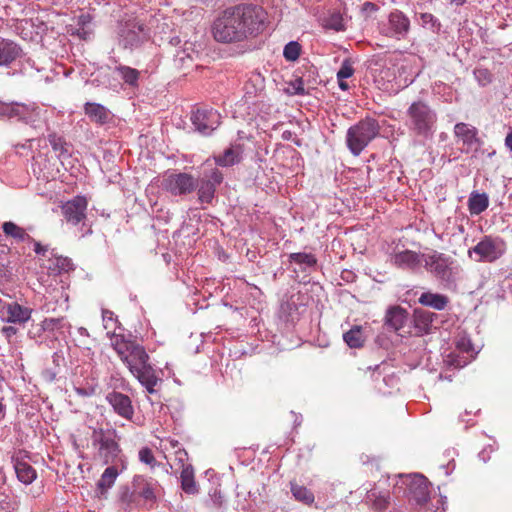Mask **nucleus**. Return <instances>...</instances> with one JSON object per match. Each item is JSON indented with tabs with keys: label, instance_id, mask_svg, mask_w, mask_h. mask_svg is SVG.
Returning a JSON list of instances; mask_svg holds the SVG:
<instances>
[{
	"label": "nucleus",
	"instance_id": "ea45409f",
	"mask_svg": "<svg viewBox=\"0 0 512 512\" xmlns=\"http://www.w3.org/2000/svg\"><path fill=\"white\" fill-rule=\"evenodd\" d=\"M291 492L296 500L304 504H312L314 502V494L304 486L292 482Z\"/></svg>",
	"mask_w": 512,
	"mask_h": 512
},
{
	"label": "nucleus",
	"instance_id": "a18cd8bd",
	"mask_svg": "<svg viewBox=\"0 0 512 512\" xmlns=\"http://www.w3.org/2000/svg\"><path fill=\"white\" fill-rule=\"evenodd\" d=\"M138 457L142 463L150 466L151 468H154L157 464L152 450L148 447L141 448L139 450Z\"/></svg>",
	"mask_w": 512,
	"mask_h": 512
},
{
	"label": "nucleus",
	"instance_id": "864d4df0",
	"mask_svg": "<svg viewBox=\"0 0 512 512\" xmlns=\"http://www.w3.org/2000/svg\"><path fill=\"white\" fill-rule=\"evenodd\" d=\"M1 331L3 335H5V337L8 339L13 337L17 333V329L13 326H4Z\"/></svg>",
	"mask_w": 512,
	"mask_h": 512
},
{
	"label": "nucleus",
	"instance_id": "bf43d9fd",
	"mask_svg": "<svg viewBox=\"0 0 512 512\" xmlns=\"http://www.w3.org/2000/svg\"><path fill=\"white\" fill-rule=\"evenodd\" d=\"M505 145L512 151V132L509 133L505 138Z\"/></svg>",
	"mask_w": 512,
	"mask_h": 512
},
{
	"label": "nucleus",
	"instance_id": "9b49d317",
	"mask_svg": "<svg viewBox=\"0 0 512 512\" xmlns=\"http://www.w3.org/2000/svg\"><path fill=\"white\" fill-rule=\"evenodd\" d=\"M0 116L23 121L31 126H36L40 119V109L34 104L5 103L0 101Z\"/></svg>",
	"mask_w": 512,
	"mask_h": 512
},
{
	"label": "nucleus",
	"instance_id": "13d9d810",
	"mask_svg": "<svg viewBox=\"0 0 512 512\" xmlns=\"http://www.w3.org/2000/svg\"><path fill=\"white\" fill-rule=\"evenodd\" d=\"M345 80L346 79H343V78H341V80H338L339 88L343 91H346L349 89V85Z\"/></svg>",
	"mask_w": 512,
	"mask_h": 512
},
{
	"label": "nucleus",
	"instance_id": "dca6fc26",
	"mask_svg": "<svg viewBox=\"0 0 512 512\" xmlns=\"http://www.w3.org/2000/svg\"><path fill=\"white\" fill-rule=\"evenodd\" d=\"M220 114L212 108H197L192 112L191 122L202 135H210L220 125Z\"/></svg>",
	"mask_w": 512,
	"mask_h": 512
},
{
	"label": "nucleus",
	"instance_id": "338daca9",
	"mask_svg": "<svg viewBox=\"0 0 512 512\" xmlns=\"http://www.w3.org/2000/svg\"><path fill=\"white\" fill-rule=\"evenodd\" d=\"M459 230L460 232H463L464 231V227L462 225L459 226Z\"/></svg>",
	"mask_w": 512,
	"mask_h": 512
},
{
	"label": "nucleus",
	"instance_id": "a878e982",
	"mask_svg": "<svg viewBox=\"0 0 512 512\" xmlns=\"http://www.w3.org/2000/svg\"><path fill=\"white\" fill-rule=\"evenodd\" d=\"M414 61V57H403L400 63L396 65L399 76H394V80L398 86L408 85L414 81L415 76L417 75L416 71L412 69V63Z\"/></svg>",
	"mask_w": 512,
	"mask_h": 512
},
{
	"label": "nucleus",
	"instance_id": "f3484780",
	"mask_svg": "<svg viewBox=\"0 0 512 512\" xmlns=\"http://www.w3.org/2000/svg\"><path fill=\"white\" fill-rule=\"evenodd\" d=\"M33 310L17 302L6 303L0 299V318L8 323L25 324L31 318Z\"/></svg>",
	"mask_w": 512,
	"mask_h": 512
},
{
	"label": "nucleus",
	"instance_id": "c85d7f7f",
	"mask_svg": "<svg viewBox=\"0 0 512 512\" xmlns=\"http://www.w3.org/2000/svg\"><path fill=\"white\" fill-rule=\"evenodd\" d=\"M408 312L400 306H393L386 313V324L394 331L400 330L406 323Z\"/></svg>",
	"mask_w": 512,
	"mask_h": 512
},
{
	"label": "nucleus",
	"instance_id": "bb28decb",
	"mask_svg": "<svg viewBox=\"0 0 512 512\" xmlns=\"http://www.w3.org/2000/svg\"><path fill=\"white\" fill-rule=\"evenodd\" d=\"M22 50L13 41L0 38V66H7L16 60Z\"/></svg>",
	"mask_w": 512,
	"mask_h": 512
},
{
	"label": "nucleus",
	"instance_id": "49530a36",
	"mask_svg": "<svg viewBox=\"0 0 512 512\" xmlns=\"http://www.w3.org/2000/svg\"><path fill=\"white\" fill-rule=\"evenodd\" d=\"M474 76L481 86H486L492 81V74L486 68H476L474 70Z\"/></svg>",
	"mask_w": 512,
	"mask_h": 512
},
{
	"label": "nucleus",
	"instance_id": "603ef678",
	"mask_svg": "<svg viewBox=\"0 0 512 512\" xmlns=\"http://www.w3.org/2000/svg\"><path fill=\"white\" fill-rule=\"evenodd\" d=\"M175 457H176V460L181 464L182 468L184 466H187L188 464H185V462L187 461L188 459V454L186 452L185 449H182V448H179L176 452H175Z\"/></svg>",
	"mask_w": 512,
	"mask_h": 512
},
{
	"label": "nucleus",
	"instance_id": "4be33fe9",
	"mask_svg": "<svg viewBox=\"0 0 512 512\" xmlns=\"http://www.w3.org/2000/svg\"><path fill=\"white\" fill-rule=\"evenodd\" d=\"M244 153L243 145L240 143H233L222 154L215 155V164L221 167H230L238 164L242 160Z\"/></svg>",
	"mask_w": 512,
	"mask_h": 512
},
{
	"label": "nucleus",
	"instance_id": "680f3d73",
	"mask_svg": "<svg viewBox=\"0 0 512 512\" xmlns=\"http://www.w3.org/2000/svg\"><path fill=\"white\" fill-rule=\"evenodd\" d=\"M76 391L79 395H87L85 389L83 388H77Z\"/></svg>",
	"mask_w": 512,
	"mask_h": 512
},
{
	"label": "nucleus",
	"instance_id": "39448f33",
	"mask_svg": "<svg viewBox=\"0 0 512 512\" xmlns=\"http://www.w3.org/2000/svg\"><path fill=\"white\" fill-rule=\"evenodd\" d=\"M406 115V125L413 134L425 138L433 134L437 114L426 102L414 101L408 107Z\"/></svg>",
	"mask_w": 512,
	"mask_h": 512
},
{
	"label": "nucleus",
	"instance_id": "423d86ee",
	"mask_svg": "<svg viewBox=\"0 0 512 512\" xmlns=\"http://www.w3.org/2000/svg\"><path fill=\"white\" fill-rule=\"evenodd\" d=\"M394 493L403 491L411 504L424 506L430 499V483L422 474H399L394 477Z\"/></svg>",
	"mask_w": 512,
	"mask_h": 512
},
{
	"label": "nucleus",
	"instance_id": "0e129e2a",
	"mask_svg": "<svg viewBox=\"0 0 512 512\" xmlns=\"http://www.w3.org/2000/svg\"><path fill=\"white\" fill-rule=\"evenodd\" d=\"M365 5H366V6H370V7H372V8H374V7H375V5H374V4H372V3H370V2H366V3H365Z\"/></svg>",
	"mask_w": 512,
	"mask_h": 512
},
{
	"label": "nucleus",
	"instance_id": "f704fd0d",
	"mask_svg": "<svg viewBox=\"0 0 512 512\" xmlns=\"http://www.w3.org/2000/svg\"><path fill=\"white\" fill-rule=\"evenodd\" d=\"M66 328H70L69 323L64 317L58 318H45L39 324L40 332H55V331H63Z\"/></svg>",
	"mask_w": 512,
	"mask_h": 512
},
{
	"label": "nucleus",
	"instance_id": "e433bc0d",
	"mask_svg": "<svg viewBox=\"0 0 512 512\" xmlns=\"http://www.w3.org/2000/svg\"><path fill=\"white\" fill-rule=\"evenodd\" d=\"M48 141L52 147V149L58 153L59 158H66L71 155L70 153V145L57 134L53 133L48 136Z\"/></svg>",
	"mask_w": 512,
	"mask_h": 512
},
{
	"label": "nucleus",
	"instance_id": "ddd939ff",
	"mask_svg": "<svg viewBox=\"0 0 512 512\" xmlns=\"http://www.w3.org/2000/svg\"><path fill=\"white\" fill-rule=\"evenodd\" d=\"M162 187L173 196H182L193 192L197 187V182L190 174L170 173L164 176Z\"/></svg>",
	"mask_w": 512,
	"mask_h": 512
},
{
	"label": "nucleus",
	"instance_id": "6ab92c4d",
	"mask_svg": "<svg viewBox=\"0 0 512 512\" xmlns=\"http://www.w3.org/2000/svg\"><path fill=\"white\" fill-rule=\"evenodd\" d=\"M106 401L117 415L126 420H132L134 416V408L128 395L112 391L106 395Z\"/></svg>",
	"mask_w": 512,
	"mask_h": 512
},
{
	"label": "nucleus",
	"instance_id": "de8ad7c7",
	"mask_svg": "<svg viewBox=\"0 0 512 512\" xmlns=\"http://www.w3.org/2000/svg\"><path fill=\"white\" fill-rule=\"evenodd\" d=\"M102 319L104 323L105 329L115 330L117 327V319L114 316V313L110 310L104 309L102 311Z\"/></svg>",
	"mask_w": 512,
	"mask_h": 512
},
{
	"label": "nucleus",
	"instance_id": "aec40b11",
	"mask_svg": "<svg viewBox=\"0 0 512 512\" xmlns=\"http://www.w3.org/2000/svg\"><path fill=\"white\" fill-rule=\"evenodd\" d=\"M425 255L406 249L392 255L391 263L400 269L415 271L424 262Z\"/></svg>",
	"mask_w": 512,
	"mask_h": 512
},
{
	"label": "nucleus",
	"instance_id": "412c9836",
	"mask_svg": "<svg viewBox=\"0 0 512 512\" xmlns=\"http://www.w3.org/2000/svg\"><path fill=\"white\" fill-rule=\"evenodd\" d=\"M365 501L368 507L376 512H386L391 505V495L388 490L370 489Z\"/></svg>",
	"mask_w": 512,
	"mask_h": 512
},
{
	"label": "nucleus",
	"instance_id": "f257e3e1",
	"mask_svg": "<svg viewBox=\"0 0 512 512\" xmlns=\"http://www.w3.org/2000/svg\"><path fill=\"white\" fill-rule=\"evenodd\" d=\"M268 25V13L262 6L242 3L226 8L217 16L212 34L219 43H241L263 34Z\"/></svg>",
	"mask_w": 512,
	"mask_h": 512
},
{
	"label": "nucleus",
	"instance_id": "2f4dec72",
	"mask_svg": "<svg viewBox=\"0 0 512 512\" xmlns=\"http://www.w3.org/2000/svg\"><path fill=\"white\" fill-rule=\"evenodd\" d=\"M489 206V197L486 193L471 192L468 198V209L471 215H479Z\"/></svg>",
	"mask_w": 512,
	"mask_h": 512
},
{
	"label": "nucleus",
	"instance_id": "a19ab883",
	"mask_svg": "<svg viewBox=\"0 0 512 512\" xmlns=\"http://www.w3.org/2000/svg\"><path fill=\"white\" fill-rule=\"evenodd\" d=\"M419 23L423 28L432 31L433 33H439L441 30L440 21L431 13H421L419 15Z\"/></svg>",
	"mask_w": 512,
	"mask_h": 512
},
{
	"label": "nucleus",
	"instance_id": "58836bf2",
	"mask_svg": "<svg viewBox=\"0 0 512 512\" xmlns=\"http://www.w3.org/2000/svg\"><path fill=\"white\" fill-rule=\"evenodd\" d=\"M289 262L295 263L301 266L303 269L307 267H314L317 264V259L315 255L311 253H291L289 255Z\"/></svg>",
	"mask_w": 512,
	"mask_h": 512
},
{
	"label": "nucleus",
	"instance_id": "4d7b16f0",
	"mask_svg": "<svg viewBox=\"0 0 512 512\" xmlns=\"http://www.w3.org/2000/svg\"><path fill=\"white\" fill-rule=\"evenodd\" d=\"M454 468H455V462H454V460L452 459V460L448 463V465L445 467V469H446V470H445V474H446V475H449V474L454 470Z\"/></svg>",
	"mask_w": 512,
	"mask_h": 512
},
{
	"label": "nucleus",
	"instance_id": "2eb2a0df",
	"mask_svg": "<svg viewBox=\"0 0 512 512\" xmlns=\"http://www.w3.org/2000/svg\"><path fill=\"white\" fill-rule=\"evenodd\" d=\"M223 181V174L217 168L205 169L200 178L198 187V197L201 203H211L215 196L216 188Z\"/></svg>",
	"mask_w": 512,
	"mask_h": 512
},
{
	"label": "nucleus",
	"instance_id": "4468645a",
	"mask_svg": "<svg viewBox=\"0 0 512 512\" xmlns=\"http://www.w3.org/2000/svg\"><path fill=\"white\" fill-rule=\"evenodd\" d=\"M454 136L457 144H461V152L466 154L478 151L482 144L477 128L468 123L455 124Z\"/></svg>",
	"mask_w": 512,
	"mask_h": 512
},
{
	"label": "nucleus",
	"instance_id": "393cba45",
	"mask_svg": "<svg viewBox=\"0 0 512 512\" xmlns=\"http://www.w3.org/2000/svg\"><path fill=\"white\" fill-rule=\"evenodd\" d=\"M84 112L92 122L99 125H104L111 119V112L99 103H85Z\"/></svg>",
	"mask_w": 512,
	"mask_h": 512
},
{
	"label": "nucleus",
	"instance_id": "f8f14e48",
	"mask_svg": "<svg viewBox=\"0 0 512 512\" xmlns=\"http://www.w3.org/2000/svg\"><path fill=\"white\" fill-rule=\"evenodd\" d=\"M119 36L125 48L136 47L148 38V28L137 18L128 19L122 24Z\"/></svg>",
	"mask_w": 512,
	"mask_h": 512
},
{
	"label": "nucleus",
	"instance_id": "69168bd1",
	"mask_svg": "<svg viewBox=\"0 0 512 512\" xmlns=\"http://www.w3.org/2000/svg\"><path fill=\"white\" fill-rule=\"evenodd\" d=\"M171 444H172V446H173V447H176V446H177V444H178V442H177V441H175V442H174V441H171Z\"/></svg>",
	"mask_w": 512,
	"mask_h": 512
},
{
	"label": "nucleus",
	"instance_id": "473e14b6",
	"mask_svg": "<svg viewBox=\"0 0 512 512\" xmlns=\"http://www.w3.org/2000/svg\"><path fill=\"white\" fill-rule=\"evenodd\" d=\"M434 314L427 311H416L414 315V326L421 335L430 333L433 326Z\"/></svg>",
	"mask_w": 512,
	"mask_h": 512
},
{
	"label": "nucleus",
	"instance_id": "f03ea898",
	"mask_svg": "<svg viewBox=\"0 0 512 512\" xmlns=\"http://www.w3.org/2000/svg\"><path fill=\"white\" fill-rule=\"evenodd\" d=\"M111 345L131 374L145 387L148 394L156 393L155 387L160 381L145 348L122 334L113 333Z\"/></svg>",
	"mask_w": 512,
	"mask_h": 512
},
{
	"label": "nucleus",
	"instance_id": "c9c22d12",
	"mask_svg": "<svg viewBox=\"0 0 512 512\" xmlns=\"http://www.w3.org/2000/svg\"><path fill=\"white\" fill-rule=\"evenodd\" d=\"M343 339L350 348H360L365 342L361 326H353L349 331L344 333Z\"/></svg>",
	"mask_w": 512,
	"mask_h": 512
},
{
	"label": "nucleus",
	"instance_id": "6e6d98bb",
	"mask_svg": "<svg viewBox=\"0 0 512 512\" xmlns=\"http://www.w3.org/2000/svg\"><path fill=\"white\" fill-rule=\"evenodd\" d=\"M457 347L460 348L462 351L468 352L470 344L466 343V341L462 339L460 342H458Z\"/></svg>",
	"mask_w": 512,
	"mask_h": 512
},
{
	"label": "nucleus",
	"instance_id": "4c0bfd02",
	"mask_svg": "<svg viewBox=\"0 0 512 512\" xmlns=\"http://www.w3.org/2000/svg\"><path fill=\"white\" fill-rule=\"evenodd\" d=\"M115 71L118 75L123 79V81L130 85L136 86L139 80V71L137 69L131 68L125 65H118L115 67Z\"/></svg>",
	"mask_w": 512,
	"mask_h": 512
},
{
	"label": "nucleus",
	"instance_id": "9d476101",
	"mask_svg": "<svg viewBox=\"0 0 512 512\" xmlns=\"http://www.w3.org/2000/svg\"><path fill=\"white\" fill-rule=\"evenodd\" d=\"M506 251V243L500 237L484 236L480 242L468 250V256L476 262L492 263L498 260Z\"/></svg>",
	"mask_w": 512,
	"mask_h": 512
},
{
	"label": "nucleus",
	"instance_id": "0eeeda50",
	"mask_svg": "<svg viewBox=\"0 0 512 512\" xmlns=\"http://www.w3.org/2000/svg\"><path fill=\"white\" fill-rule=\"evenodd\" d=\"M424 268L446 285L455 284L462 271L454 259L437 251L424 256Z\"/></svg>",
	"mask_w": 512,
	"mask_h": 512
},
{
	"label": "nucleus",
	"instance_id": "3c124183",
	"mask_svg": "<svg viewBox=\"0 0 512 512\" xmlns=\"http://www.w3.org/2000/svg\"><path fill=\"white\" fill-rule=\"evenodd\" d=\"M291 85H292L294 94L304 95L306 93L305 88H304V82L301 78H298L295 81H293L291 83Z\"/></svg>",
	"mask_w": 512,
	"mask_h": 512
},
{
	"label": "nucleus",
	"instance_id": "09e8293b",
	"mask_svg": "<svg viewBox=\"0 0 512 512\" xmlns=\"http://www.w3.org/2000/svg\"><path fill=\"white\" fill-rule=\"evenodd\" d=\"M262 80L259 75H255L245 83L244 89L246 94H255L261 89Z\"/></svg>",
	"mask_w": 512,
	"mask_h": 512
},
{
	"label": "nucleus",
	"instance_id": "c03bdc74",
	"mask_svg": "<svg viewBox=\"0 0 512 512\" xmlns=\"http://www.w3.org/2000/svg\"><path fill=\"white\" fill-rule=\"evenodd\" d=\"M325 27L333 29L335 31H341L344 29V20L339 12H333L325 18Z\"/></svg>",
	"mask_w": 512,
	"mask_h": 512
},
{
	"label": "nucleus",
	"instance_id": "1a4fd4ad",
	"mask_svg": "<svg viewBox=\"0 0 512 512\" xmlns=\"http://www.w3.org/2000/svg\"><path fill=\"white\" fill-rule=\"evenodd\" d=\"M411 29L409 17L401 10L394 9L387 18L378 23L379 33L385 37L400 41L406 39Z\"/></svg>",
	"mask_w": 512,
	"mask_h": 512
},
{
	"label": "nucleus",
	"instance_id": "b1692460",
	"mask_svg": "<svg viewBox=\"0 0 512 512\" xmlns=\"http://www.w3.org/2000/svg\"><path fill=\"white\" fill-rule=\"evenodd\" d=\"M127 464L128 463H124L123 467L119 466L118 464H107L108 467L103 471L97 483V487L102 494L114 485L119 474L126 470Z\"/></svg>",
	"mask_w": 512,
	"mask_h": 512
},
{
	"label": "nucleus",
	"instance_id": "a211bd4d",
	"mask_svg": "<svg viewBox=\"0 0 512 512\" xmlns=\"http://www.w3.org/2000/svg\"><path fill=\"white\" fill-rule=\"evenodd\" d=\"M88 200L85 196L77 195L61 206V211L67 222L77 225L86 218Z\"/></svg>",
	"mask_w": 512,
	"mask_h": 512
},
{
	"label": "nucleus",
	"instance_id": "8fccbe9b",
	"mask_svg": "<svg viewBox=\"0 0 512 512\" xmlns=\"http://www.w3.org/2000/svg\"><path fill=\"white\" fill-rule=\"evenodd\" d=\"M354 74V68L349 60H344L337 72V80L347 79Z\"/></svg>",
	"mask_w": 512,
	"mask_h": 512
},
{
	"label": "nucleus",
	"instance_id": "5701e85b",
	"mask_svg": "<svg viewBox=\"0 0 512 512\" xmlns=\"http://www.w3.org/2000/svg\"><path fill=\"white\" fill-rule=\"evenodd\" d=\"M12 463L21 483L29 485L37 478L36 470L20 454L12 457Z\"/></svg>",
	"mask_w": 512,
	"mask_h": 512
},
{
	"label": "nucleus",
	"instance_id": "72a5a7b5",
	"mask_svg": "<svg viewBox=\"0 0 512 512\" xmlns=\"http://www.w3.org/2000/svg\"><path fill=\"white\" fill-rule=\"evenodd\" d=\"M2 229L6 236L12 237L17 242H28L32 240V237L25 231V229L14 222H4Z\"/></svg>",
	"mask_w": 512,
	"mask_h": 512
},
{
	"label": "nucleus",
	"instance_id": "5fc2aeb1",
	"mask_svg": "<svg viewBox=\"0 0 512 512\" xmlns=\"http://www.w3.org/2000/svg\"><path fill=\"white\" fill-rule=\"evenodd\" d=\"M43 333L44 332L39 331V324L33 326L32 329L29 331V335L32 338L41 337Z\"/></svg>",
	"mask_w": 512,
	"mask_h": 512
},
{
	"label": "nucleus",
	"instance_id": "052dcab7",
	"mask_svg": "<svg viewBox=\"0 0 512 512\" xmlns=\"http://www.w3.org/2000/svg\"><path fill=\"white\" fill-rule=\"evenodd\" d=\"M381 74H383V77L389 78L392 73H391L390 69L387 68V69L382 70Z\"/></svg>",
	"mask_w": 512,
	"mask_h": 512
},
{
	"label": "nucleus",
	"instance_id": "20e7f679",
	"mask_svg": "<svg viewBox=\"0 0 512 512\" xmlns=\"http://www.w3.org/2000/svg\"><path fill=\"white\" fill-rule=\"evenodd\" d=\"M120 436L112 427L93 428L91 433V446L94 459L103 464H118L123 467L128 463L127 457L120 446Z\"/></svg>",
	"mask_w": 512,
	"mask_h": 512
},
{
	"label": "nucleus",
	"instance_id": "e2e57ef3",
	"mask_svg": "<svg viewBox=\"0 0 512 512\" xmlns=\"http://www.w3.org/2000/svg\"><path fill=\"white\" fill-rule=\"evenodd\" d=\"M4 411H5V405L0 400V414L4 413Z\"/></svg>",
	"mask_w": 512,
	"mask_h": 512
},
{
	"label": "nucleus",
	"instance_id": "37998d69",
	"mask_svg": "<svg viewBox=\"0 0 512 512\" xmlns=\"http://www.w3.org/2000/svg\"><path fill=\"white\" fill-rule=\"evenodd\" d=\"M301 45L296 41L287 43L283 50V56L287 61H295L299 58Z\"/></svg>",
	"mask_w": 512,
	"mask_h": 512
},
{
	"label": "nucleus",
	"instance_id": "7ed1b4c3",
	"mask_svg": "<svg viewBox=\"0 0 512 512\" xmlns=\"http://www.w3.org/2000/svg\"><path fill=\"white\" fill-rule=\"evenodd\" d=\"M161 490V485L156 479L135 475L131 484L121 489L120 501L128 509H152L156 506Z\"/></svg>",
	"mask_w": 512,
	"mask_h": 512
},
{
	"label": "nucleus",
	"instance_id": "cd10ccee",
	"mask_svg": "<svg viewBox=\"0 0 512 512\" xmlns=\"http://www.w3.org/2000/svg\"><path fill=\"white\" fill-rule=\"evenodd\" d=\"M44 267L47 268L52 274H61L68 273L74 270V264L72 260L68 257H63L57 254L55 251V255L50 257V260L44 263Z\"/></svg>",
	"mask_w": 512,
	"mask_h": 512
},
{
	"label": "nucleus",
	"instance_id": "774afa93",
	"mask_svg": "<svg viewBox=\"0 0 512 512\" xmlns=\"http://www.w3.org/2000/svg\"><path fill=\"white\" fill-rule=\"evenodd\" d=\"M455 365L458 366V367L463 366L460 362H457Z\"/></svg>",
	"mask_w": 512,
	"mask_h": 512
},
{
	"label": "nucleus",
	"instance_id": "7c9ffc66",
	"mask_svg": "<svg viewBox=\"0 0 512 512\" xmlns=\"http://www.w3.org/2000/svg\"><path fill=\"white\" fill-rule=\"evenodd\" d=\"M181 489L190 495L198 494L199 487L195 481L194 469L191 464L184 466L180 473Z\"/></svg>",
	"mask_w": 512,
	"mask_h": 512
},
{
	"label": "nucleus",
	"instance_id": "6e6552de",
	"mask_svg": "<svg viewBox=\"0 0 512 512\" xmlns=\"http://www.w3.org/2000/svg\"><path fill=\"white\" fill-rule=\"evenodd\" d=\"M379 130L380 126L377 120L370 117H366L351 126L346 135V143L351 153L358 156L379 134Z\"/></svg>",
	"mask_w": 512,
	"mask_h": 512
},
{
	"label": "nucleus",
	"instance_id": "79ce46f5",
	"mask_svg": "<svg viewBox=\"0 0 512 512\" xmlns=\"http://www.w3.org/2000/svg\"><path fill=\"white\" fill-rule=\"evenodd\" d=\"M29 242L34 244V252L40 257V260L48 262L50 257L55 255V249L50 248L48 245H42L40 242L35 241L33 238Z\"/></svg>",
	"mask_w": 512,
	"mask_h": 512
},
{
	"label": "nucleus",
	"instance_id": "c756f323",
	"mask_svg": "<svg viewBox=\"0 0 512 512\" xmlns=\"http://www.w3.org/2000/svg\"><path fill=\"white\" fill-rule=\"evenodd\" d=\"M419 303L423 306H428L436 310H444L449 303V298L446 295L424 292L418 299Z\"/></svg>",
	"mask_w": 512,
	"mask_h": 512
}]
</instances>
